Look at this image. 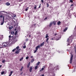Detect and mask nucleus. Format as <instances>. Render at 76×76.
<instances>
[{
	"mask_svg": "<svg viewBox=\"0 0 76 76\" xmlns=\"http://www.w3.org/2000/svg\"><path fill=\"white\" fill-rule=\"evenodd\" d=\"M18 35H17L16 36H14L13 37H12V42H16V41H17V38H18Z\"/></svg>",
	"mask_w": 76,
	"mask_h": 76,
	"instance_id": "obj_1",
	"label": "nucleus"
},
{
	"mask_svg": "<svg viewBox=\"0 0 76 76\" xmlns=\"http://www.w3.org/2000/svg\"><path fill=\"white\" fill-rule=\"evenodd\" d=\"M9 42H3L2 44V46L3 47H6L7 45H9Z\"/></svg>",
	"mask_w": 76,
	"mask_h": 76,
	"instance_id": "obj_2",
	"label": "nucleus"
},
{
	"mask_svg": "<svg viewBox=\"0 0 76 76\" xmlns=\"http://www.w3.org/2000/svg\"><path fill=\"white\" fill-rule=\"evenodd\" d=\"M40 48V46H39V45L38 46H37V47H36L35 48L36 50L34 51V53H35L37 51H38V48Z\"/></svg>",
	"mask_w": 76,
	"mask_h": 76,
	"instance_id": "obj_3",
	"label": "nucleus"
},
{
	"mask_svg": "<svg viewBox=\"0 0 76 76\" xmlns=\"http://www.w3.org/2000/svg\"><path fill=\"white\" fill-rule=\"evenodd\" d=\"M73 56L71 55V57L70 60V64H72V60L73 59Z\"/></svg>",
	"mask_w": 76,
	"mask_h": 76,
	"instance_id": "obj_4",
	"label": "nucleus"
},
{
	"mask_svg": "<svg viewBox=\"0 0 76 76\" xmlns=\"http://www.w3.org/2000/svg\"><path fill=\"white\" fill-rule=\"evenodd\" d=\"M44 42H43L42 43H41V45H40V47H42V46H44Z\"/></svg>",
	"mask_w": 76,
	"mask_h": 76,
	"instance_id": "obj_5",
	"label": "nucleus"
},
{
	"mask_svg": "<svg viewBox=\"0 0 76 76\" xmlns=\"http://www.w3.org/2000/svg\"><path fill=\"white\" fill-rule=\"evenodd\" d=\"M32 70V67L31 66L30 67V69H29V72H31Z\"/></svg>",
	"mask_w": 76,
	"mask_h": 76,
	"instance_id": "obj_6",
	"label": "nucleus"
},
{
	"mask_svg": "<svg viewBox=\"0 0 76 76\" xmlns=\"http://www.w3.org/2000/svg\"><path fill=\"white\" fill-rule=\"evenodd\" d=\"M6 5L7 6H10V4L9 2H7L6 4Z\"/></svg>",
	"mask_w": 76,
	"mask_h": 76,
	"instance_id": "obj_7",
	"label": "nucleus"
},
{
	"mask_svg": "<svg viewBox=\"0 0 76 76\" xmlns=\"http://www.w3.org/2000/svg\"><path fill=\"white\" fill-rule=\"evenodd\" d=\"M13 71H10V75H9V76H11L12 75V73H13Z\"/></svg>",
	"mask_w": 76,
	"mask_h": 76,
	"instance_id": "obj_8",
	"label": "nucleus"
},
{
	"mask_svg": "<svg viewBox=\"0 0 76 76\" xmlns=\"http://www.w3.org/2000/svg\"><path fill=\"white\" fill-rule=\"evenodd\" d=\"M53 24V23L51 22L49 24V27H51V26H52V25Z\"/></svg>",
	"mask_w": 76,
	"mask_h": 76,
	"instance_id": "obj_9",
	"label": "nucleus"
},
{
	"mask_svg": "<svg viewBox=\"0 0 76 76\" xmlns=\"http://www.w3.org/2000/svg\"><path fill=\"white\" fill-rule=\"evenodd\" d=\"M61 24V22L60 21H59L58 22L57 24L58 25H60Z\"/></svg>",
	"mask_w": 76,
	"mask_h": 76,
	"instance_id": "obj_10",
	"label": "nucleus"
},
{
	"mask_svg": "<svg viewBox=\"0 0 76 76\" xmlns=\"http://www.w3.org/2000/svg\"><path fill=\"white\" fill-rule=\"evenodd\" d=\"M48 37H49V36H48V34H46V36L45 37V38H48Z\"/></svg>",
	"mask_w": 76,
	"mask_h": 76,
	"instance_id": "obj_11",
	"label": "nucleus"
},
{
	"mask_svg": "<svg viewBox=\"0 0 76 76\" xmlns=\"http://www.w3.org/2000/svg\"><path fill=\"white\" fill-rule=\"evenodd\" d=\"M29 66H30V62H29V63L28 64L27 67V68H29Z\"/></svg>",
	"mask_w": 76,
	"mask_h": 76,
	"instance_id": "obj_12",
	"label": "nucleus"
},
{
	"mask_svg": "<svg viewBox=\"0 0 76 76\" xmlns=\"http://www.w3.org/2000/svg\"><path fill=\"white\" fill-rule=\"evenodd\" d=\"M12 37H9V41H12Z\"/></svg>",
	"mask_w": 76,
	"mask_h": 76,
	"instance_id": "obj_13",
	"label": "nucleus"
},
{
	"mask_svg": "<svg viewBox=\"0 0 76 76\" xmlns=\"http://www.w3.org/2000/svg\"><path fill=\"white\" fill-rule=\"evenodd\" d=\"M15 53L16 54H19V51H15Z\"/></svg>",
	"mask_w": 76,
	"mask_h": 76,
	"instance_id": "obj_14",
	"label": "nucleus"
},
{
	"mask_svg": "<svg viewBox=\"0 0 76 76\" xmlns=\"http://www.w3.org/2000/svg\"><path fill=\"white\" fill-rule=\"evenodd\" d=\"M17 31H16L15 32V37H16V36H17V35H17Z\"/></svg>",
	"mask_w": 76,
	"mask_h": 76,
	"instance_id": "obj_15",
	"label": "nucleus"
},
{
	"mask_svg": "<svg viewBox=\"0 0 76 76\" xmlns=\"http://www.w3.org/2000/svg\"><path fill=\"white\" fill-rule=\"evenodd\" d=\"M67 30V28H66L64 30V32H66V31Z\"/></svg>",
	"mask_w": 76,
	"mask_h": 76,
	"instance_id": "obj_16",
	"label": "nucleus"
},
{
	"mask_svg": "<svg viewBox=\"0 0 76 76\" xmlns=\"http://www.w3.org/2000/svg\"><path fill=\"white\" fill-rule=\"evenodd\" d=\"M34 6L35 7H34V9L36 10V9H37V5H35Z\"/></svg>",
	"mask_w": 76,
	"mask_h": 76,
	"instance_id": "obj_17",
	"label": "nucleus"
},
{
	"mask_svg": "<svg viewBox=\"0 0 76 76\" xmlns=\"http://www.w3.org/2000/svg\"><path fill=\"white\" fill-rule=\"evenodd\" d=\"M53 23L54 25H56V22L54 21Z\"/></svg>",
	"mask_w": 76,
	"mask_h": 76,
	"instance_id": "obj_18",
	"label": "nucleus"
},
{
	"mask_svg": "<svg viewBox=\"0 0 76 76\" xmlns=\"http://www.w3.org/2000/svg\"><path fill=\"white\" fill-rule=\"evenodd\" d=\"M44 68H42V69L40 70V72H41V71H42V70H44Z\"/></svg>",
	"mask_w": 76,
	"mask_h": 76,
	"instance_id": "obj_19",
	"label": "nucleus"
},
{
	"mask_svg": "<svg viewBox=\"0 0 76 76\" xmlns=\"http://www.w3.org/2000/svg\"><path fill=\"white\" fill-rule=\"evenodd\" d=\"M23 57H22L21 58H20V61L22 60H23Z\"/></svg>",
	"mask_w": 76,
	"mask_h": 76,
	"instance_id": "obj_20",
	"label": "nucleus"
},
{
	"mask_svg": "<svg viewBox=\"0 0 76 76\" xmlns=\"http://www.w3.org/2000/svg\"><path fill=\"white\" fill-rule=\"evenodd\" d=\"M38 69V66H36L35 67V70H37Z\"/></svg>",
	"mask_w": 76,
	"mask_h": 76,
	"instance_id": "obj_21",
	"label": "nucleus"
},
{
	"mask_svg": "<svg viewBox=\"0 0 76 76\" xmlns=\"http://www.w3.org/2000/svg\"><path fill=\"white\" fill-rule=\"evenodd\" d=\"M61 37H59L58 38L56 39V41H58V40H59V39H60V38Z\"/></svg>",
	"mask_w": 76,
	"mask_h": 76,
	"instance_id": "obj_22",
	"label": "nucleus"
},
{
	"mask_svg": "<svg viewBox=\"0 0 76 76\" xmlns=\"http://www.w3.org/2000/svg\"><path fill=\"white\" fill-rule=\"evenodd\" d=\"M28 8H29V7H27V8L25 9V11H26H26H28Z\"/></svg>",
	"mask_w": 76,
	"mask_h": 76,
	"instance_id": "obj_23",
	"label": "nucleus"
},
{
	"mask_svg": "<svg viewBox=\"0 0 76 76\" xmlns=\"http://www.w3.org/2000/svg\"><path fill=\"white\" fill-rule=\"evenodd\" d=\"M40 63V62H38L37 64V65H38H38H39V64Z\"/></svg>",
	"mask_w": 76,
	"mask_h": 76,
	"instance_id": "obj_24",
	"label": "nucleus"
},
{
	"mask_svg": "<svg viewBox=\"0 0 76 76\" xmlns=\"http://www.w3.org/2000/svg\"><path fill=\"white\" fill-rule=\"evenodd\" d=\"M49 39V38H47L46 40V42H48V40Z\"/></svg>",
	"mask_w": 76,
	"mask_h": 76,
	"instance_id": "obj_25",
	"label": "nucleus"
},
{
	"mask_svg": "<svg viewBox=\"0 0 76 76\" xmlns=\"http://www.w3.org/2000/svg\"><path fill=\"white\" fill-rule=\"evenodd\" d=\"M34 61V59H33L31 61V63H33Z\"/></svg>",
	"mask_w": 76,
	"mask_h": 76,
	"instance_id": "obj_26",
	"label": "nucleus"
},
{
	"mask_svg": "<svg viewBox=\"0 0 76 76\" xmlns=\"http://www.w3.org/2000/svg\"><path fill=\"white\" fill-rule=\"evenodd\" d=\"M13 28V26H11V27H10L9 28V29L10 30V29H12Z\"/></svg>",
	"mask_w": 76,
	"mask_h": 76,
	"instance_id": "obj_27",
	"label": "nucleus"
},
{
	"mask_svg": "<svg viewBox=\"0 0 76 76\" xmlns=\"http://www.w3.org/2000/svg\"><path fill=\"white\" fill-rule=\"evenodd\" d=\"M4 23V22H2L1 23V25H3Z\"/></svg>",
	"mask_w": 76,
	"mask_h": 76,
	"instance_id": "obj_28",
	"label": "nucleus"
},
{
	"mask_svg": "<svg viewBox=\"0 0 76 76\" xmlns=\"http://www.w3.org/2000/svg\"><path fill=\"white\" fill-rule=\"evenodd\" d=\"M23 66H22L21 68L20 69V71H22V69H23Z\"/></svg>",
	"mask_w": 76,
	"mask_h": 76,
	"instance_id": "obj_29",
	"label": "nucleus"
},
{
	"mask_svg": "<svg viewBox=\"0 0 76 76\" xmlns=\"http://www.w3.org/2000/svg\"><path fill=\"white\" fill-rule=\"evenodd\" d=\"M47 7H49V4H47Z\"/></svg>",
	"mask_w": 76,
	"mask_h": 76,
	"instance_id": "obj_30",
	"label": "nucleus"
},
{
	"mask_svg": "<svg viewBox=\"0 0 76 76\" xmlns=\"http://www.w3.org/2000/svg\"><path fill=\"white\" fill-rule=\"evenodd\" d=\"M5 61V60H3V61H2V63H4V62H5V61Z\"/></svg>",
	"mask_w": 76,
	"mask_h": 76,
	"instance_id": "obj_31",
	"label": "nucleus"
},
{
	"mask_svg": "<svg viewBox=\"0 0 76 76\" xmlns=\"http://www.w3.org/2000/svg\"><path fill=\"white\" fill-rule=\"evenodd\" d=\"M19 46H17V47L16 48V50H18V49H19Z\"/></svg>",
	"mask_w": 76,
	"mask_h": 76,
	"instance_id": "obj_32",
	"label": "nucleus"
},
{
	"mask_svg": "<svg viewBox=\"0 0 76 76\" xmlns=\"http://www.w3.org/2000/svg\"><path fill=\"white\" fill-rule=\"evenodd\" d=\"M4 71L1 72V75H3V74H4Z\"/></svg>",
	"mask_w": 76,
	"mask_h": 76,
	"instance_id": "obj_33",
	"label": "nucleus"
},
{
	"mask_svg": "<svg viewBox=\"0 0 76 76\" xmlns=\"http://www.w3.org/2000/svg\"><path fill=\"white\" fill-rule=\"evenodd\" d=\"M9 38H13V37H11V35H10L9 37Z\"/></svg>",
	"mask_w": 76,
	"mask_h": 76,
	"instance_id": "obj_34",
	"label": "nucleus"
},
{
	"mask_svg": "<svg viewBox=\"0 0 76 76\" xmlns=\"http://www.w3.org/2000/svg\"><path fill=\"white\" fill-rule=\"evenodd\" d=\"M11 34L12 35H13V34H14V32H13V31H12L11 32Z\"/></svg>",
	"mask_w": 76,
	"mask_h": 76,
	"instance_id": "obj_35",
	"label": "nucleus"
},
{
	"mask_svg": "<svg viewBox=\"0 0 76 76\" xmlns=\"http://www.w3.org/2000/svg\"><path fill=\"white\" fill-rule=\"evenodd\" d=\"M69 1L71 2V3H73V0H70Z\"/></svg>",
	"mask_w": 76,
	"mask_h": 76,
	"instance_id": "obj_36",
	"label": "nucleus"
},
{
	"mask_svg": "<svg viewBox=\"0 0 76 76\" xmlns=\"http://www.w3.org/2000/svg\"><path fill=\"white\" fill-rule=\"evenodd\" d=\"M41 4H39V6L38 7L39 9L41 7Z\"/></svg>",
	"mask_w": 76,
	"mask_h": 76,
	"instance_id": "obj_37",
	"label": "nucleus"
},
{
	"mask_svg": "<svg viewBox=\"0 0 76 76\" xmlns=\"http://www.w3.org/2000/svg\"><path fill=\"white\" fill-rule=\"evenodd\" d=\"M28 58H29V57L27 56V57H26V59L27 60H28Z\"/></svg>",
	"mask_w": 76,
	"mask_h": 76,
	"instance_id": "obj_38",
	"label": "nucleus"
},
{
	"mask_svg": "<svg viewBox=\"0 0 76 76\" xmlns=\"http://www.w3.org/2000/svg\"><path fill=\"white\" fill-rule=\"evenodd\" d=\"M15 50H16V49H13L12 50V52H14V51H15Z\"/></svg>",
	"mask_w": 76,
	"mask_h": 76,
	"instance_id": "obj_39",
	"label": "nucleus"
},
{
	"mask_svg": "<svg viewBox=\"0 0 76 76\" xmlns=\"http://www.w3.org/2000/svg\"><path fill=\"white\" fill-rule=\"evenodd\" d=\"M69 38H68L67 39V42H69Z\"/></svg>",
	"mask_w": 76,
	"mask_h": 76,
	"instance_id": "obj_40",
	"label": "nucleus"
},
{
	"mask_svg": "<svg viewBox=\"0 0 76 76\" xmlns=\"http://www.w3.org/2000/svg\"><path fill=\"white\" fill-rule=\"evenodd\" d=\"M41 2H42V3H44V0H41Z\"/></svg>",
	"mask_w": 76,
	"mask_h": 76,
	"instance_id": "obj_41",
	"label": "nucleus"
},
{
	"mask_svg": "<svg viewBox=\"0 0 76 76\" xmlns=\"http://www.w3.org/2000/svg\"><path fill=\"white\" fill-rule=\"evenodd\" d=\"M3 16L2 15H1L0 16V18H2L3 17Z\"/></svg>",
	"mask_w": 76,
	"mask_h": 76,
	"instance_id": "obj_42",
	"label": "nucleus"
},
{
	"mask_svg": "<svg viewBox=\"0 0 76 76\" xmlns=\"http://www.w3.org/2000/svg\"><path fill=\"white\" fill-rule=\"evenodd\" d=\"M23 48H26V46H23Z\"/></svg>",
	"mask_w": 76,
	"mask_h": 76,
	"instance_id": "obj_43",
	"label": "nucleus"
},
{
	"mask_svg": "<svg viewBox=\"0 0 76 76\" xmlns=\"http://www.w3.org/2000/svg\"><path fill=\"white\" fill-rule=\"evenodd\" d=\"M57 35V33H55V34H54V36H56Z\"/></svg>",
	"mask_w": 76,
	"mask_h": 76,
	"instance_id": "obj_44",
	"label": "nucleus"
},
{
	"mask_svg": "<svg viewBox=\"0 0 76 76\" xmlns=\"http://www.w3.org/2000/svg\"><path fill=\"white\" fill-rule=\"evenodd\" d=\"M23 1V0H20L19 1V2H20L21 1Z\"/></svg>",
	"mask_w": 76,
	"mask_h": 76,
	"instance_id": "obj_45",
	"label": "nucleus"
},
{
	"mask_svg": "<svg viewBox=\"0 0 76 76\" xmlns=\"http://www.w3.org/2000/svg\"><path fill=\"white\" fill-rule=\"evenodd\" d=\"M16 15H14L13 16V17H14V18H15V17H16Z\"/></svg>",
	"mask_w": 76,
	"mask_h": 76,
	"instance_id": "obj_46",
	"label": "nucleus"
},
{
	"mask_svg": "<svg viewBox=\"0 0 76 76\" xmlns=\"http://www.w3.org/2000/svg\"><path fill=\"white\" fill-rule=\"evenodd\" d=\"M28 39H26V41H28Z\"/></svg>",
	"mask_w": 76,
	"mask_h": 76,
	"instance_id": "obj_47",
	"label": "nucleus"
},
{
	"mask_svg": "<svg viewBox=\"0 0 76 76\" xmlns=\"http://www.w3.org/2000/svg\"><path fill=\"white\" fill-rule=\"evenodd\" d=\"M3 22H4V19H3Z\"/></svg>",
	"mask_w": 76,
	"mask_h": 76,
	"instance_id": "obj_48",
	"label": "nucleus"
},
{
	"mask_svg": "<svg viewBox=\"0 0 76 76\" xmlns=\"http://www.w3.org/2000/svg\"><path fill=\"white\" fill-rule=\"evenodd\" d=\"M3 19H4V16H3Z\"/></svg>",
	"mask_w": 76,
	"mask_h": 76,
	"instance_id": "obj_49",
	"label": "nucleus"
},
{
	"mask_svg": "<svg viewBox=\"0 0 76 76\" xmlns=\"http://www.w3.org/2000/svg\"><path fill=\"white\" fill-rule=\"evenodd\" d=\"M22 74H23V72H22L20 73V75H22Z\"/></svg>",
	"mask_w": 76,
	"mask_h": 76,
	"instance_id": "obj_50",
	"label": "nucleus"
},
{
	"mask_svg": "<svg viewBox=\"0 0 76 76\" xmlns=\"http://www.w3.org/2000/svg\"><path fill=\"white\" fill-rule=\"evenodd\" d=\"M71 6H73V4H72L71 5Z\"/></svg>",
	"mask_w": 76,
	"mask_h": 76,
	"instance_id": "obj_51",
	"label": "nucleus"
},
{
	"mask_svg": "<svg viewBox=\"0 0 76 76\" xmlns=\"http://www.w3.org/2000/svg\"><path fill=\"white\" fill-rule=\"evenodd\" d=\"M1 66H2L1 65H0V68H1Z\"/></svg>",
	"mask_w": 76,
	"mask_h": 76,
	"instance_id": "obj_52",
	"label": "nucleus"
},
{
	"mask_svg": "<svg viewBox=\"0 0 76 76\" xmlns=\"http://www.w3.org/2000/svg\"><path fill=\"white\" fill-rule=\"evenodd\" d=\"M36 25V24H35L34 25V26H35Z\"/></svg>",
	"mask_w": 76,
	"mask_h": 76,
	"instance_id": "obj_53",
	"label": "nucleus"
},
{
	"mask_svg": "<svg viewBox=\"0 0 76 76\" xmlns=\"http://www.w3.org/2000/svg\"><path fill=\"white\" fill-rule=\"evenodd\" d=\"M33 58V56H31V58Z\"/></svg>",
	"mask_w": 76,
	"mask_h": 76,
	"instance_id": "obj_54",
	"label": "nucleus"
},
{
	"mask_svg": "<svg viewBox=\"0 0 76 76\" xmlns=\"http://www.w3.org/2000/svg\"><path fill=\"white\" fill-rule=\"evenodd\" d=\"M42 76H44V74L42 75Z\"/></svg>",
	"mask_w": 76,
	"mask_h": 76,
	"instance_id": "obj_55",
	"label": "nucleus"
},
{
	"mask_svg": "<svg viewBox=\"0 0 76 76\" xmlns=\"http://www.w3.org/2000/svg\"><path fill=\"white\" fill-rule=\"evenodd\" d=\"M75 67H76V63L75 64Z\"/></svg>",
	"mask_w": 76,
	"mask_h": 76,
	"instance_id": "obj_56",
	"label": "nucleus"
},
{
	"mask_svg": "<svg viewBox=\"0 0 76 76\" xmlns=\"http://www.w3.org/2000/svg\"><path fill=\"white\" fill-rule=\"evenodd\" d=\"M51 39H52V40H54V39L53 38H52Z\"/></svg>",
	"mask_w": 76,
	"mask_h": 76,
	"instance_id": "obj_57",
	"label": "nucleus"
},
{
	"mask_svg": "<svg viewBox=\"0 0 76 76\" xmlns=\"http://www.w3.org/2000/svg\"><path fill=\"white\" fill-rule=\"evenodd\" d=\"M45 19H47V18L46 17Z\"/></svg>",
	"mask_w": 76,
	"mask_h": 76,
	"instance_id": "obj_58",
	"label": "nucleus"
},
{
	"mask_svg": "<svg viewBox=\"0 0 76 76\" xmlns=\"http://www.w3.org/2000/svg\"><path fill=\"white\" fill-rule=\"evenodd\" d=\"M75 72V71L74 70V71H73V72H72V73H73V72Z\"/></svg>",
	"mask_w": 76,
	"mask_h": 76,
	"instance_id": "obj_59",
	"label": "nucleus"
},
{
	"mask_svg": "<svg viewBox=\"0 0 76 76\" xmlns=\"http://www.w3.org/2000/svg\"><path fill=\"white\" fill-rule=\"evenodd\" d=\"M29 37H31V35H29Z\"/></svg>",
	"mask_w": 76,
	"mask_h": 76,
	"instance_id": "obj_60",
	"label": "nucleus"
},
{
	"mask_svg": "<svg viewBox=\"0 0 76 76\" xmlns=\"http://www.w3.org/2000/svg\"><path fill=\"white\" fill-rule=\"evenodd\" d=\"M54 69H55L54 68H53V70H54Z\"/></svg>",
	"mask_w": 76,
	"mask_h": 76,
	"instance_id": "obj_61",
	"label": "nucleus"
},
{
	"mask_svg": "<svg viewBox=\"0 0 76 76\" xmlns=\"http://www.w3.org/2000/svg\"><path fill=\"white\" fill-rule=\"evenodd\" d=\"M43 67H44V68H45V66H43Z\"/></svg>",
	"mask_w": 76,
	"mask_h": 76,
	"instance_id": "obj_62",
	"label": "nucleus"
},
{
	"mask_svg": "<svg viewBox=\"0 0 76 76\" xmlns=\"http://www.w3.org/2000/svg\"><path fill=\"white\" fill-rule=\"evenodd\" d=\"M1 12H3L1 11V12H0V13H1Z\"/></svg>",
	"mask_w": 76,
	"mask_h": 76,
	"instance_id": "obj_63",
	"label": "nucleus"
},
{
	"mask_svg": "<svg viewBox=\"0 0 76 76\" xmlns=\"http://www.w3.org/2000/svg\"><path fill=\"white\" fill-rule=\"evenodd\" d=\"M55 76V75H54V76Z\"/></svg>",
	"mask_w": 76,
	"mask_h": 76,
	"instance_id": "obj_64",
	"label": "nucleus"
}]
</instances>
